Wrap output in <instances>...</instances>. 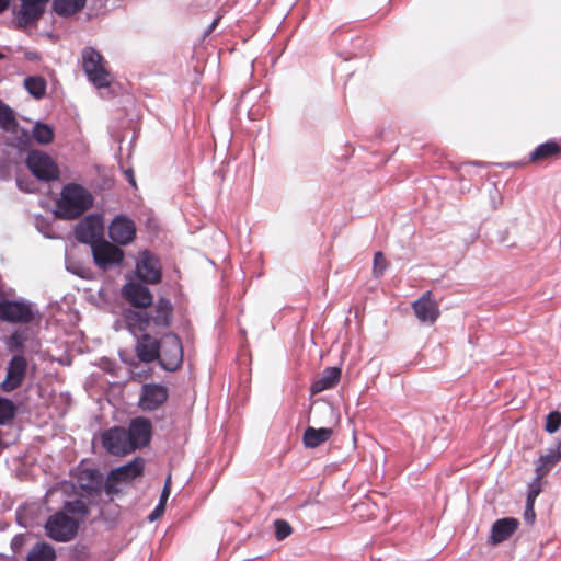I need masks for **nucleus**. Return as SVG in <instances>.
<instances>
[{
	"label": "nucleus",
	"instance_id": "obj_22",
	"mask_svg": "<svg viewBox=\"0 0 561 561\" xmlns=\"http://www.w3.org/2000/svg\"><path fill=\"white\" fill-rule=\"evenodd\" d=\"M342 370L337 366L325 367L318 378H316L310 386L312 394L333 389L341 379Z\"/></svg>",
	"mask_w": 561,
	"mask_h": 561
},
{
	"label": "nucleus",
	"instance_id": "obj_30",
	"mask_svg": "<svg viewBox=\"0 0 561 561\" xmlns=\"http://www.w3.org/2000/svg\"><path fill=\"white\" fill-rule=\"evenodd\" d=\"M18 126L13 111L2 102H0V128L12 131Z\"/></svg>",
	"mask_w": 561,
	"mask_h": 561
},
{
	"label": "nucleus",
	"instance_id": "obj_19",
	"mask_svg": "<svg viewBox=\"0 0 561 561\" xmlns=\"http://www.w3.org/2000/svg\"><path fill=\"white\" fill-rule=\"evenodd\" d=\"M19 24L27 26L37 22L45 13L46 4L49 0H20Z\"/></svg>",
	"mask_w": 561,
	"mask_h": 561
},
{
	"label": "nucleus",
	"instance_id": "obj_28",
	"mask_svg": "<svg viewBox=\"0 0 561 561\" xmlns=\"http://www.w3.org/2000/svg\"><path fill=\"white\" fill-rule=\"evenodd\" d=\"M61 512H66L67 515H72L78 520L82 522L89 514V508L82 500L67 501L65 502Z\"/></svg>",
	"mask_w": 561,
	"mask_h": 561
},
{
	"label": "nucleus",
	"instance_id": "obj_36",
	"mask_svg": "<svg viewBox=\"0 0 561 561\" xmlns=\"http://www.w3.org/2000/svg\"><path fill=\"white\" fill-rule=\"evenodd\" d=\"M25 336L22 332L20 331H15L11 334L10 339H9V343H8V346L10 348V351H20L23 348L24 346V343H25Z\"/></svg>",
	"mask_w": 561,
	"mask_h": 561
},
{
	"label": "nucleus",
	"instance_id": "obj_25",
	"mask_svg": "<svg viewBox=\"0 0 561 561\" xmlns=\"http://www.w3.org/2000/svg\"><path fill=\"white\" fill-rule=\"evenodd\" d=\"M561 460V453L554 448H549L545 455H541L535 468V473H538V479H542L552 467Z\"/></svg>",
	"mask_w": 561,
	"mask_h": 561
},
{
	"label": "nucleus",
	"instance_id": "obj_20",
	"mask_svg": "<svg viewBox=\"0 0 561 561\" xmlns=\"http://www.w3.org/2000/svg\"><path fill=\"white\" fill-rule=\"evenodd\" d=\"M519 526V520L515 517H503L496 519L491 527L489 543L499 545L507 540Z\"/></svg>",
	"mask_w": 561,
	"mask_h": 561
},
{
	"label": "nucleus",
	"instance_id": "obj_8",
	"mask_svg": "<svg viewBox=\"0 0 561 561\" xmlns=\"http://www.w3.org/2000/svg\"><path fill=\"white\" fill-rule=\"evenodd\" d=\"M35 319L32 305L23 300L0 301V320L9 323L27 324Z\"/></svg>",
	"mask_w": 561,
	"mask_h": 561
},
{
	"label": "nucleus",
	"instance_id": "obj_27",
	"mask_svg": "<svg viewBox=\"0 0 561 561\" xmlns=\"http://www.w3.org/2000/svg\"><path fill=\"white\" fill-rule=\"evenodd\" d=\"M56 552L55 549L46 543H36L27 554V561H55Z\"/></svg>",
	"mask_w": 561,
	"mask_h": 561
},
{
	"label": "nucleus",
	"instance_id": "obj_13",
	"mask_svg": "<svg viewBox=\"0 0 561 561\" xmlns=\"http://www.w3.org/2000/svg\"><path fill=\"white\" fill-rule=\"evenodd\" d=\"M137 276L148 284H158L161 282V266L159 260L149 251L140 253L136 264Z\"/></svg>",
	"mask_w": 561,
	"mask_h": 561
},
{
	"label": "nucleus",
	"instance_id": "obj_33",
	"mask_svg": "<svg viewBox=\"0 0 561 561\" xmlns=\"http://www.w3.org/2000/svg\"><path fill=\"white\" fill-rule=\"evenodd\" d=\"M561 426V412L560 411H551L547 417L545 423V431L549 434L556 433Z\"/></svg>",
	"mask_w": 561,
	"mask_h": 561
},
{
	"label": "nucleus",
	"instance_id": "obj_6",
	"mask_svg": "<svg viewBox=\"0 0 561 561\" xmlns=\"http://www.w3.org/2000/svg\"><path fill=\"white\" fill-rule=\"evenodd\" d=\"M160 366L168 370H176L183 362V347L180 337L174 333H168L160 340Z\"/></svg>",
	"mask_w": 561,
	"mask_h": 561
},
{
	"label": "nucleus",
	"instance_id": "obj_24",
	"mask_svg": "<svg viewBox=\"0 0 561 561\" xmlns=\"http://www.w3.org/2000/svg\"><path fill=\"white\" fill-rule=\"evenodd\" d=\"M333 434V430L329 427L314 428L308 426L304 433V444L307 448H316L321 444L328 442Z\"/></svg>",
	"mask_w": 561,
	"mask_h": 561
},
{
	"label": "nucleus",
	"instance_id": "obj_7",
	"mask_svg": "<svg viewBox=\"0 0 561 561\" xmlns=\"http://www.w3.org/2000/svg\"><path fill=\"white\" fill-rule=\"evenodd\" d=\"M25 162L33 175L41 181L50 182L59 179L57 163L45 152L33 150L27 154Z\"/></svg>",
	"mask_w": 561,
	"mask_h": 561
},
{
	"label": "nucleus",
	"instance_id": "obj_45",
	"mask_svg": "<svg viewBox=\"0 0 561 561\" xmlns=\"http://www.w3.org/2000/svg\"><path fill=\"white\" fill-rule=\"evenodd\" d=\"M2 58H3V55L0 53V59H2Z\"/></svg>",
	"mask_w": 561,
	"mask_h": 561
},
{
	"label": "nucleus",
	"instance_id": "obj_31",
	"mask_svg": "<svg viewBox=\"0 0 561 561\" xmlns=\"http://www.w3.org/2000/svg\"><path fill=\"white\" fill-rule=\"evenodd\" d=\"M16 414V405L7 398H0V425L10 423Z\"/></svg>",
	"mask_w": 561,
	"mask_h": 561
},
{
	"label": "nucleus",
	"instance_id": "obj_21",
	"mask_svg": "<svg viewBox=\"0 0 561 561\" xmlns=\"http://www.w3.org/2000/svg\"><path fill=\"white\" fill-rule=\"evenodd\" d=\"M431 293L427 291L413 302V310L421 322L433 324L439 317L437 304L430 298Z\"/></svg>",
	"mask_w": 561,
	"mask_h": 561
},
{
	"label": "nucleus",
	"instance_id": "obj_39",
	"mask_svg": "<svg viewBox=\"0 0 561 561\" xmlns=\"http://www.w3.org/2000/svg\"><path fill=\"white\" fill-rule=\"evenodd\" d=\"M165 506L162 504H158L156 508L150 513L149 520L153 522L159 518L164 513Z\"/></svg>",
	"mask_w": 561,
	"mask_h": 561
},
{
	"label": "nucleus",
	"instance_id": "obj_3",
	"mask_svg": "<svg viewBox=\"0 0 561 561\" xmlns=\"http://www.w3.org/2000/svg\"><path fill=\"white\" fill-rule=\"evenodd\" d=\"M80 520L69 516L66 512H56L45 524L46 535L55 541L68 542L72 540L79 528Z\"/></svg>",
	"mask_w": 561,
	"mask_h": 561
},
{
	"label": "nucleus",
	"instance_id": "obj_5",
	"mask_svg": "<svg viewBox=\"0 0 561 561\" xmlns=\"http://www.w3.org/2000/svg\"><path fill=\"white\" fill-rule=\"evenodd\" d=\"M91 252L95 265L103 271L121 266L125 259V253L118 244L104 238L91 247Z\"/></svg>",
	"mask_w": 561,
	"mask_h": 561
},
{
	"label": "nucleus",
	"instance_id": "obj_40",
	"mask_svg": "<svg viewBox=\"0 0 561 561\" xmlns=\"http://www.w3.org/2000/svg\"><path fill=\"white\" fill-rule=\"evenodd\" d=\"M291 533H293L291 526L289 525L288 522L283 519V539H285L286 537L290 536Z\"/></svg>",
	"mask_w": 561,
	"mask_h": 561
},
{
	"label": "nucleus",
	"instance_id": "obj_10",
	"mask_svg": "<svg viewBox=\"0 0 561 561\" xmlns=\"http://www.w3.org/2000/svg\"><path fill=\"white\" fill-rule=\"evenodd\" d=\"M103 447L114 456H123L133 453V444L127 430L114 426L102 434Z\"/></svg>",
	"mask_w": 561,
	"mask_h": 561
},
{
	"label": "nucleus",
	"instance_id": "obj_12",
	"mask_svg": "<svg viewBox=\"0 0 561 561\" xmlns=\"http://www.w3.org/2000/svg\"><path fill=\"white\" fill-rule=\"evenodd\" d=\"M108 236L114 243L127 245L136 238V225L125 216H116L108 226Z\"/></svg>",
	"mask_w": 561,
	"mask_h": 561
},
{
	"label": "nucleus",
	"instance_id": "obj_15",
	"mask_svg": "<svg viewBox=\"0 0 561 561\" xmlns=\"http://www.w3.org/2000/svg\"><path fill=\"white\" fill-rule=\"evenodd\" d=\"M168 397L167 387L158 383L144 385L139 398V407L144 411H154L168 400Z\"/></svg>",
	"mask_w": 561,
	"mask_h": 561
},
{
	"label": "nucleus",
	"instance_id": "obj_29",
	"mask_svg": "<svg viewBox=\"0 0 561 561\" xmlns=\"http://www.w3.org/2000/svg\"><path fill=\"white\" fill-rule=\"evenodd\" d=\"M24 85L36 99H41L46 92V82L42 77H27L24 80Z\"/></svg>",
	"mask_w": 561,
	"mask_h": 561
},
{
	"label": "nucleus",
	"instance_id": "obj_17",
	"mask_svg": "<svg viewBox=\"0 0 561 561\" xmlns=\"http://www.w3.org/2000/svg\"><path fill=\"white\" fill-rule=\"evenodd\" d=\"M135 353L141 363H152L160 357V340L154 339L149 333H144L137 340Z\"/></svg>",
	"mask_w": 561,
	"mask_h": 561
},
{
	"label": "nucleus",
	"instance_id": "obj_14",
	"mask_svg": "<svg viewBox=\"0 0 561 561\" xmlns=\"http://www.w3.org/2000/svg\"><path fill=\"white\" fill-rule=\"evenodd\" d=\"M27 369V362L24 356L15 355L9 362L5 379L1 382L4 392L18 389L24 381Z\"/></svg>",
	"mask_w": 561,
	"mask_h": 561
},
{
	"label": "nucleus",
	"instance_id": "obj_23",
	"mask_svg": "<svg viewBox=\"0 0 561 561\" xmlns=\"http://www.w3.org/2000/svg\"><path fill=\"white\" fill-rule=\"evenodd\" d=\"M561 154V145L556 139H550L538 145L529 154L531 162H541L548 159L558 158Z\"/></svg>",
	"mask_w": 561,
	"mask_h": 561
},
{
	"label": "nucleus",
	"instance_id": "obj_44",
	"mask_svg": "<svg viewBox=\"0 0 561 561\" xmlns=\"http://www.w3.org/2000/svg\"><path fill=\"white\" fill-rule=\"evenodd\" d=\"M285 20H286V15H284V16L282 18L283 23L285 22Z\"/></svg>",
	"mask_w": 561,
	"mask_h": 561
},
{
	"label": "nucleus",
	"instance_id": "obj_35",
	"mask_svg": "<svg viewBox=\"0 0 561 561\" xmlns=\"http://www.w3.org/2000/svg\"><path fill=\"white\" fill-rule=\"evenodd\" d=\"M387 268V261L383 254L379 251L374 254L373 273L376 277H381Z\"/></svg>",
	"mask_w": 561,
	"mask_h": 561
},
{
	"label": "nucleus",
	"instance_id": "obj_16",
	"mask_svg": "<svg viewBox=\"0 0 561 561\" xmlns=\"http://www.w3.org/2000/svg\"><path fill=\"white\" fill-rule=\"evenodd\" d=\"M127 433L128 437H130V443L133 444V451L145 447L150 443L151 439V422L142 416L135 417L131 420Z\"/></svg>",
	"mask_w": 561,
	"mask_h": 561
},
{
	"label": "nucleus",
	"instance_id": "obj_34",
	"mask_svg": "<svg viewBox=\"0 0 561 561\" xmlns=\"http://www.w3.org/2000/svg\"><path fill=\"white\" fill-rule=\"evenodd\" d=\"M541 479H538V473H536V477L534 480L528 484V492H527V499L526 503L535 504V501L537 496L541 492Z\"/></svg>",
	"mask_w": 561,
	"mask_h": 561
},
{
	"label": "nucleus",
	"instance_id": "obj_2",
	"mask_svg": "<svg viewBox=\"0 0 561 561\" xmlns=\"http://www.w3.org/2000/svg\"><path fill=\"white\" fill-rule=\"evenodd\" d=\"M82 68L88 79L98 88H107L111 84V73L105 67L103 56L93 47L82 50Z\"/></svg>",
	"mask_w": 561,
	"mask_h": 561
},
{
	"label": "nucleus",
	"instance_id": "obj_38",
	"mask_svg": "<svg viewBox=\"0 0 561 561\" xmlns=\"http://www.w3.org/2000/svg\"><path fill=\"white\" fill-rule=\"evenodd\" d=\"M536 518V513L534 508V504L526 503L525 511H524V519L527 524H533Z\"/></svg>",
	"mask_w": 561,
	"mask_h": 561
},
{
	"label": "nucleus",
	"instance_id": "obj_32",
	"mask_svg": "<svg viewBox=\"0 0 561 561\" xmlns=\"http://www.w3.org/2000/svg\"><path fill=\"white\" fill-rule=\"evenodd\" d=\"M33 138L43 145L50 144L54 139V131L47 124L37 123L33 128Z\"/></svg>",
	"mask_w": 561,
	"mask_h": 561
},
{
	"label": "nucleus",
	"instance_id": "obj_18",
	"mask_svg": "<svg viewBox=\"0 0 561 561\" xmlns=\"http://www.w3.org/2000/svg\"><path fill=\"white\" fill-rule=\"evenodd\" d=\"M123 295L130 305L137 308H147L153 300L149 288L136 282L126 284L123 288Z\"/></svg>",
	"mask_w": 561,
	"mask_h": 561
},
{
	"label": "nucleus",
	"instance_id": "obj_11",
	"mask_svg": "<svg viewBox=\"0 0 561 561\" xmlns=\"http://www.w3.org/2000/svg\"><path fill=\"white\" fill-rule=\"evenodd\" d=\"M173 307L169 299L160 298L156 305L154 313L148 317L147 312H137L139 329L145 331L152 322L156 327L167 328L171 323Z\"/></svg>",
	"mask_w": 561,
	"mask_h": 561
},
{
	"label": "nucleus",
	"instance_id": "obj_42",
	"mask_svg": "<svg viewBox=\"0 0 561 561\" xmlns=\"http://www.w3.org/2000/svg\"><path fill=\"white\" fill-rule=\"evenodd\" d=\"M11 0H0V13L4 12L9 5Z\"/></svg>",
	"mask_w": 561,
	"mask_h": 561
},
{
	"label": "nucleus",
	"instance_id": "obj_43",
	"mask_svg": "<svg viewBox=\"0 0 561 561\" xmlns=\"http://www.w3.org/2000/svg\"><path fill=\"white\" fill-rule=\"evenodd\" d=\"M127 175L129 178V182L131 183L133 186H136V183H135V180L133 178V172L131 171H128L127 172Z\"/></svg>",
	"mask_w": 561,
	"mask_h": 561
},
{
	"label": "nucleus",
	"instance_id": "obj_9",
	"mask_svg": "<svg viewBox=\"0 0 561 561\" xmlns=\"http://www.w3.org/2000/svg\"><path fill=\"white\" fill-rule=\"evenodd\" d=\"M103 217L99 214H92L85 216L76 225L75 237L79 242L92 247L103 239Z\"/></svg>",
	"mask_w": 561,
	"mask_h": 561
},
{
	"label": "nucleus",
	"instance_id": "obj_41",
	"mask_svg": "<svg viewBox=\"0 0 561 561\" xmlns=\"http://www.w3.org/2000/svg\"><path fill=\"white\" fill-rule=\"evenodd\" d=\"M274 529H275V537L278 541H280V535H282V531H280V519H275L274 520Z\"/></svg>",
	"mask_w": 561,
	"mask_h": 561
},
{
	"label": "nucleus",
	"instance_id": "obj_26",
	"mask_svg": "<svg viewBox=\"0 0 561 561\" xmlns=\"http://www.w3.org/2000/svg\"><path fill=\"white\" fill-rule=\"evenodd\" d=\"M87 0H54L53 11L59 16H71L85 7Z\"/></svg>",
	"mask_w": 561,
	"mask_h": 561
},
{
	"label": "nucleus",
	"instance_id": "obj_4",
	"mask_svg": "<svg viewBox=\"0 0 561 561\" xmlns=\"http://www.w3.org/2000/svg\"><path fill=\"white\" fill-rule=\"evenodd\" d=\"M145 461L137 457L130 462L111 470L108 473L104 490L107 495H115L119 492L116 488L118 483H127L144 474Z\"/></svg>",
	"mask_w": 561,
	"mask_h": 561
},
{
	"label": "nucleus",
	"instance_id": "obj_1",
	"mask_svg": "<svg viewBox=\"0 0 561 561\" xmlns=\"http://www.w3.org/2000/svg\"><path fill=\"white\" fill-rule=\"evenodd\" d=\"M94 197L89 190L77 183L66 184L56 203V217L75 220L93 206Z\"/></svg>",
	"mask_w": 561,
	"mask_h": 561
},
{
	"label": "nucleus",
	"instance_id": "obj_37",
	"mask_svg": "<svg viewBox=\"0 0 561 561\" xmlns=\"http://www.w3.org/2000/svg\"><path fill=\"white\" fill-rule=\"evenodd\" d=\"M170 493H171V476H169L164 482V486L162 489L159 503L165 506L167 501L170 496Z\"/></svg>",
	"mask_w": 561,
	"mask_h": 561
}]
</instances>
